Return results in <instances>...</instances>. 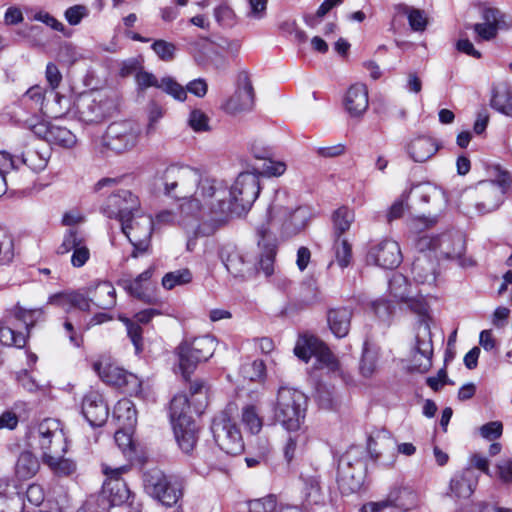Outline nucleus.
Listing matches in <instances>:
<instances>
[{"label":"nucleus","mask_w":512,"mask_h":512,"mask_svg":"<svg viewBox=\"0 0 512 512\" xmlns=\"http://www.w3.org/2000/svg\"><path fill=\"white\" fill-rule=\"evenodd\" d=\"M389 293L396 302L405 304L419 316L410 369L418 373H426L432 366L433 357L430 326L432 319L428 314V305L422 296L412 293L407 278L401 273H394L390 278Z\"/></svg>","instance_id":"1"},{"label":"nucleus","mask_w":512,"mask_h":512,"mask_svg":"<svg viewBox=\"0 0 512 512\" xmlns=\"http://www.w3.org/2000/svg\"><path fill=\"white\" fill-rule=\"evenodd\" d=\"M216 184L224 193L214 196L218 209L213 210L216 214L214 218L204 224L203 230L206 234L215 233L229 221L230 217L246 213L260 192L258 175L252 172L240 173L230 189L222 181L216 180Z\"/></svg>","instance_id":"2"},{"label":"nucleus","mask_w":512,"mask_h":512,"mask_svg":"<svg viewBox=\"0 0 512 512\" xmlns=\"http://www.w3.org/2000/svg\"><path fill=\"white\" fill-rule=\"evenodd\" d=\"M155 187L166 196L180 199L192 194L200 195L205 201L220 196L224 190L216 184V179L203 175L189 166H168L155 178Z\"/></svg>","instance_id":"3"},{"label":"nucleus","mask_w":512,"mask_h":512,"mask_svg":"<svg viewBox=\"0 0 512 512\" xmlns=\"http://www.w3.org/2000/svg\"><path fill=\"white\" fill-rule=\"evenodd\" d=\"M489 173L491 180L479 182L465 195L467 213H471V208H474L478 215H485L496 211L503 204L512 177L498 165L491 167Z\"/></svg>","instance_id":"4"},{"label":"nucleus","mask_w":512,"mask_h":512,"mask_svg":"<svg viewBox=\"0 0 512 512\" xmlns=\"http://www.w3.org/2000/svg\"><path fill=\"white\" fill-rule=\"evenodd\" d=\"M307 409L306 395L294 388L280 387L274 407L276 420L289 432L301 429Z\"/></svg>","instance_id":"5"},{"label":"nucleus","mask_w":512,"mask_h":512,"mask_svg":"<svg viewBox=\"0 0 512 512\" xmlns=\"http://www.w3.org/2000/svg\"><path fill=\"white\" fill-rule=\"evenodd\" d=\"M128 470L127 466L111 468L106 464L102 465V471L106 479L102 487V496L96 501L88 500L82 508L88 504L92 505L87 512H112L108 508L120 506L130 497V490L126 482L121 478L122 473Z\"/></svg>","instance_id":"6"},{"label":"nucleus","mask_w":512,"mask_h":512,"mask_svg":"<svg viewBox=\"0 0 512 512\" xmlns=\"http://www.w3.org/2000/svg\"><path fill=\"white\" fill-rule=\"evenodd\" d=\"M178 224L183 227H193L195 236H210L214 233H204L205 222L216 215L213 210L218 209L215 197L205 201L200 195L192 194L179 199Z\"/></svg>","instance_id":"7"},{"label":"nucleus","mask_w":512,"mask_h":512,"mask_svg":"<svg viewBox=\"0 0 512 512\" xmlns=\"http://www.w3.org/2000/svg\"><path fill=\"white\" fill-rule=\"evenodd\" d=\"M236 406L229 404L213 418L211 431L218 447L228 455H238L244 450L241 431L233 417Z\"/></svg>","instance_id":"8"},{"label":"nucleus","mask_w":512,"mask_h":512,"mask_svg":"<svg viewBox=\"0 0 512 512\" xmlns=\"http://www.w3.org/2000/svg\"><path fill=\"white\" fill-rule=\"evenodd\" d=\"M142 479L145 492L165 506L175 505L182 497L180 481L158 468L145 471Z\"/></svg>","instance_id":"9"},{"label":"nucleus","mask_w":512,"mask_h":512,"mask_svg":"<svg viewBox=\"0 0 512 512\" xmlns=\"http://www.w3.org/2000/svg\"><path fill=\"white\" fill-rule=\"evenodd\" d=\"M216 341L210 335L197 337L184 342L177 348L179 367L185 378L195 370L200 362L207 361L214 354Z\"/></svg>","instance_id":"10"},{"label":"nucleus","mask_w":512,"mask_h":512,"mask_svg":"<svg viewBox=\"0 0 512 512\" xmlns=\"http://www.w3.org/2000/svg\"><path fill=\"white\" fill-rule=\"evenodd\" d=\"M32 439L42 451V460L55 454H65L67 443L58 420L44 419L32 432Z\"/></svg>","instance_id":"11"},{"label":"nucleus","mask_w":512,"mask_h":512,"mask_svg":"<svg viewBox=\"0 0 512 512\" xmlns=\"http://www.w3.org/2000/svg\"><path fill=\"white\" fill-rule=\"evenodd\" d=\"M416 249L428 250L434 257L460 259L465 252V240L460 233H443L437 236L423 235L416 242Z\"/></svg>","instance_id":"12"},{"label":"nucleus","mask_w":512,"mask_h":512,"mask_svg":"<svg viewBox=\"0 0 512 512\" xmlns=\"http://www.w3.org/2000/svg\"><path fill=\"white\" fill-rule=\"evenodd\" d=\"M120 224L123 234L134 247L132 256L137 257L138 251H146L150 243L154 225L151 216L140 209L134 212L133 215L124 219Z\"/></svg>","instance_id":"13"},{"label":"nucleus","mask_w":512,"mask_h":512,"mask_svg":"<svg viewBox=\"0 0 512 512\" xmlns=\"http://www.w3.org/2000/svg\"><path fill=\"white\" fill-rule=\"evenodd\" d=\"M140 135L141 126L137 122H114L108 126L103 136V145L116 153H123L137 145Z\"/></svg>","instance_id":"14"},{"label":"nucleus","mask_w":512,"mask_h":512,"mask_svg":"<svg viewBox=\"0 0 512 512\" xmlns=\"http://www.w3.org/2000/svg\"><path fill=\"white\" fill-rule=\"evenodd\" d=\"M482 22L465 24L466 29L475 33V41H491L498 35L499 30H509L512 27V17L494 7H484L481 11Z\"/></svg>","instance_id":"15"},{"label":"nucleus","mask_w":512,"mask_h":512,"mask_svg":"<svg viewBox=\"0 0 512 512\" xmlns=\"http://www.w3.org/2000/svg\"><path fill=\"white\" fill-rule=\"evenodd\" d=\"M295 355L304 362H308L312 357L329 368L330 370H339V363L335 359L329 348L315 336H301L297 340L294 348Z\"/></svg>","instance_id":"16"},{"label":"nucleus","mask_w":512,"mask_h":512,"mask_svg":"<svg viewBox=\"0 0 512 512\" xmlns=\"http://www.w3.org/2000/svg\"><path fill=\"white\" fill-rule=\"evenodd\" d=\"M221 259L230 275L239 281H248L258 273L253 258L236 247H225Z\"/></svg>","instance_id":"17"},{"label":"nucleus","mask_w":512,"mask_h":512,"mask_svg":"<svg viewBox=\"0 0 512 512\" xmlns=\"http://www.w3.org/2000/svg\"><path fill=\"white\" fill-rule=\"evenodd\" d=\"M93 369L101 380L109 385L118 388L128 387L130 392L137 391L140 387V381L137 376L111 363L108 358H101L95 361Z\"/></svg>","instance_id":"18"},{"label":"nucleus","mask_w":512,"mask_h":512,"mask_svg":"<svg viewBox=\"0 0 512 512\" xmlns=\"http://www.w3.org/2000/svg\"><path fill=\"white\" fill-rule=\"evenodd\" d=\"M140 209L139 198L131 191L125 189L112 193L101 208L105 216L116 218L120 223Z\"/></svg>","instance_id":"19"},{"label":"nucleus","mask_w":512,"mask_h":512,"mask_svg":"<svg viewBox=\"0 0 512 512\" xmlns=\"http://www.w3.org/2000/svg\"><path fill=\"white\" fill-rule=\"evenodd\" d=\"M367 261L384 269L396 268L402 261L400 247L394 240H381L370 247Z\"/></svg>","instance_id":"20"},{"label":"nucleus","mask_w":512,"mask_h":512,"mask_svg":"<svg viewBox=\"0 0 512 512\" xmlns=\"http://www.w3.org/2000/svg\"><path fill=\"white\" fill-rule=\"evenodd\" d=\"M337 482L342 493L350 494L359 491L364 482V465L356 461L354 465L343 457L338 467Z\"/></svg>","instance_id":"21"},{"label":"nucleus","mask_w":512,"mask_h":512,"mask_svg":"<svg viewBox=\"0 0 512 512\" xmlns=\"http://www.w3.org/2000/svg\"><path fill=\"white\" fill-rule=\"evenodd\" d=\"M258 247L261 249L258 261V272L262 271L265 276H271L274 273V261L277 254V239L262 225L257 229Z\"/></svg>","instance_id":"22"},{"label":"nucleus","mask_w":512,"mask_h":512,"mask_svg":"<svg viewBox=\"0 0 512 512\" xmlns=\"http://www.w3.org/2000/svg\"><path fill=\"white\" fill-rule=\"evenodd\" d=\"M238 85V89L224 105L225 111L229 114L247 112L254 106V90L248 75H241Z\"/></svg>","instance_id":"23"},{"label":"nucleus","mask_w":512,"mask_h":512,"mask_svg":"<svg viewBox=\"0 0 512 512\" xmlns=\"http://www.w3.org/2000/svg\"><path fill=\"white\" fill-rule=\"evenodd\" d=\"M135 79L138 87L142 90L155 87L163 90L176 100L184 101L186 99L184 87L177 83L172 77L168 76L158 80L154 74L141 70L136 73Z\"/></svg>","instance_id":"24"},{"label":"nucleus","mask_w":512,"mask_h":512,"mask_svg":"<svg viewBox=\"0 0 512 512\" xmlns=\"http://www.w3.org/2000/svg\"><path fill=\"white\" fill-rule=\"evenodd\" d=\"M154 271V267H149L134 279H121L119 285L131 296L145 303H152L154 300V284L151 278Z\"/></svg>","instance_id":"25"},{"label":"nucleus","mask_w":512,"mask_h":512,"mask_svg":"<svg viewBox=\"0 0 512 512\" xmlns=\"http://www.w3.org/2000/svg\"><path fill=\"white\" fill-rule=\"evenodd\" d=\"M82 414L91 426H102L109 415V409L101 394L89 391L82 400Z\"/></svg>","instance_id":"26"},{"label":"nucleus","mask_w":512,"mask_h":512,"mask_svg":"<svg viewBox=\"0 0 512 512\" xmlns=\"http://www.w3.org/2000/svg\"><path fill=\"white\" fill-rule=\"evenodd\" d=\"M417 251L411 267L413 279L420 284L432 285L435 283L437 275L436 259L428 250L417 249Z\"/></svg>","instance_id":"27"},{"label":"nucleus","mask_w":512,"mask_h":512,"mask_svg":"<svg viewBox=\"0 0 512 512\" xmlns=\"http://www.w3.org/2000/svg\"><path fill=\"white\" fill-rule=\"evenodd\" d=\"M79 120L84 123H98L102 121L110 112L111 105L104 102L101 98L84 97L77 105Z\"/></svg>","instance_id":"28"},{"label":"nucleus","mask_w":512,"mask_h":512,"mask_svg":"<svg viewBox=\"0 0 512 512\" xmlns=\"http://www.w3.org/2000/svg\"><path fill=\"white\" fill-rule=\"evenodd\" d=\"M344 105L352 117L363 115L369 105L367 87L360 83L352 85L346 93Z\"/></svg>","instance_id":"29"},{"label":"nucleus","mask_w":512,"mask_h":512,"mask_svg":"<svg viewBox=\"0 0 512 512\" xmlns=\"http://www.w3.org/2000/svg\"><path fill=\"white\" fill-rule=\"evenodd\" d=\"M175 438L179 447L185 453H190L198 440V428L191 418H181L173 424Z\"/></svg>","instance_id":"30"},{"label":"nucleus","mask_w":512,"mask_h":512,"mask_svg":"<svg viewBox=\"0 0 512 512\" xmlns=\"http://www.w3.org/2000/svg\"><path fill=\"white\" fill-rule=\"evenodd\" d=\"M439 148V143L434 138L422 135L411 140L407 151L413 161L422 163L435 155Z\"/></svg>","instance_id":"31"},{"label":"nucleus","mask_w":512,"mask_h":512,"mask_svg":"<svg viewBox=\"0 0 512 512\" xmlns=\"http://www.w3.org/2000/svg\"><path fill=\"white\" fill-rule=\"evenodd\" d=\"M303 480V507L309 509L314 505H323L325 497L321 488L320 476L314 472L313 474L302 475Z\"/></svg>","instance_id":"32"},{"label":"nucleus","mask_w":512,"mask_h":512,"mask_svg":"<svg viewBox=\"0 0 512 512\" xmlns=\"http://www.w3.org/2000/svg\"><path fill=\"white\" fill-rule=\"evenodd\" d=\"M352 319V310L347 307L332 308L327 312V322L331 332L337 338L348 335Z\"/></svg>","instance_id":"33"},{"label":"nucleus","mask_w":512,"mask_h":512,"mask_svg":"<svg viewBox=\"0 0 512 512\" xmlns=\"http://www.w3.org/2000/svg\"><path fill=\"white\" fill-rule=\"evenodd\" d=\"M91 302L100 309H111L116 304V291L108 281L97 283L88 289Z\"/></svg>","instance_id":"34"},{"label":"nucleus","mask_w":512,"mask_h":512,"mask_svg":"<svg viewBox=\"0 0 512 512\" xmlns=\"http://www.w3.org/2000/svg\"><path fill=\"white\" fill-rule=\"evenodd\" d=\"M477 484V476L472 469H466L455 475L450 482V492L457 498H469Z\"/></svg>","instance_id":"35"},{"label":"nucleus","mask_w":512,"mask_h":512,"mask_svg":"<svg viewBox=\"0 0 512 512\" xmlns=\"http://www.w3.org/2000/svg\"><path fill=\"white\" fill-rule=\"evenodd\" d=\"M113 417L117 420L119 427L133 430L137 422L134 404L128 399L118 401L113 410Z\"/></svg>","instance_id":"36"},{"label":"nucleus","mask_w":512,"mask_h":512,"mask_svg":"<svg viewBox=\"0 0 512 512\" xmlns=\"http://www.w3.org/2000/svg\"><path fill=\"white\" fill-rule=\"evenodd\" d=\"M23 499L6 481L0 480V512H22Z\"/></svg>","instance_id":"37"},{"label":"nucleus","mask_w":512,"mask_h":512,"mask_svg":"<svg viewBox=\"0 0 512 512\" xmlns=\"http://www.w3.org/2000/svg\"><path fill=\"white\" fill-rule=\"evenodd\" d=\"M39 468L38 458L30 451H23L15 464V474L20 480H27L35 476Z\"/></svg>","instance_id":"38"},{"label":"nucleus","mask_w":512,"mask_h":512,"mask_svg":"<svg viewBox=\"0 0 512 512\" xmlns=\"http://www.w3.org/2000/svg\"><path fill=\"white\" fill-rule=\"evenodd\" d=\"M388 495L389 501L396 503L403 512L414 509L419 502L418 494L410 487L394 488Z\"/></svg>","instance_id":"39"},{"label":"nucleus","mask_w":512,"mask_h":512,"mask_svg":"<svg viewBox=\"0 0 512 512\" xmlns=\"http://www.w3.org/2000/svg\"><path fill=\"white\" fill-rule=\"evenodd\" d=\"M395 9L398 13L406 15L410 28L415 32H423L428 24V19L423 10L408 6L406 4H398Z\"/></svg>","instance_id":"40"},{"label":"nucleus","mask_w":512,"mask_h":512,"mask_svg":"<svg viewBox=\"0 0 512 512\" xmlns=\"http://www.w3.org/2000/svg\"><path fill=\"white\" fill-rule=\"evenodd\" d=\"M43 463L58 476H69L76 471L75 462L64 458V454H55L44 458Z\"/></svg>","instance_id":"41"},{"label":"nucleus","mask_w":512,"mask_h":512,"mask_svg":"<svg viewBox=\"0 0 512 512\" xmlns=\"http://www.w3.org/2000/svg\"><path fill=\"white\" fill-rule=\"evenodd\" d=\"M241 421L251 434H258L263 427V419L255 405L248 404L242 408Z\"/></svg>","instance_id":"42"},{"label":"nucleus","mask_w":512,"mask_h":512,"mask_svg":"<svg viewBox=\"0 0 512 512\" xmlns=\"http://www.w3.org/2000/svg\"><path fill=\"white\" fill-rule=\"evenodd\" d=\"M491 106L502 114L512 117V93L507 86L501 85L494 90Z\"/></svg>","instance_id":"43"},{"label":"nucleus","mask_w":512,"mask_h":512,"mask_svg":"<svg viewBox=\"0 0 512 512\" xmlns=\"http://www.w3.org/2000/svg\"><path fill=\"white\" fill-rule=\"evenodd\" d=\"M378 350L369 345L368 342L364 343L362 357L359 365V371L365 378L371 377L377 367Z\"/></svg>","instance_id":"44"},{"label":"nucleus","mask_w":512,"mask_h":512,"mask_svg":"<svg viewBox=\"0 0 512 512\" xmlns=\"http://www.w3.org/2000/svg\"><path fill=\"white\" fill-rule=\"evenodd\" d=\"M50 153L48 150L42 152L38 149H28L22 153V162L31 170L39 172L47 166Z\"/></svg>","instance_id":"45"},{"label":"nucleus","mask_w":512,"mask_h":512,"mask_svg":"<svg viewBox=\"0 0 512 512\" xmlns=\"http://www.w3.org/2000/svg\"><path fill=\"white\" fill-rule=\"evenodd\" d=\"M354 221V212L347 207H340L333 213V228L334 235L341 237V235L350 229Z\"/></svg>","instance_id":"46"},{"label":"nucleus","mask_w":512,"mask_h":512,"mask_svg":"<svg viewBox=\"0 0 512 512\" xmlns=\"http://www.w3.org/2000/svg\"><path fill=\"white\" fill-rule=\"evenodd\" d=\"M48 143L58 145L63 148H72L76 144V137L66 127L54 124L50 131Z\"/></svg>","instance_id":"47"},{"label":"nucleus","mask_w":512,"mask_h":512,"mask_svg":"<svg viewBox=\"0 0 512 512\" xmlns=\"http://www.w3.org/2000/svg\"><path fill=\"white\" fill-rule=\"evenodd\" d=\"M192 281V273L189 269H179L166 273L162 278V286L171 290L176 286L188 284Z\"/></svg>","instance_id":"48"},{"label":"nucleus","mask_w":512,"mask_h":512,"mask_svg":"<svg viewBox=\"0 0 512 512\" xmlns=\"http://www.w3.org/2000/svg\"><path fill=\"white\" fill-rule=\"evenodd\" d=\"M50 95L53 96V100L46 101L43 114L53 118H59L67 112L68 100L54 91H50Z\"/></svg>","instance_id":"49"},{"label":"nucleus","mask_w":512,"mask_h":512,"mask_svg":"<svg viewBox=\"0 0 512 512\" xmlns=\"http://www.w3.org/2000/svg\"><path fill=\"white\" fill-rule=\"evenodd\" d=\"M189 400L186 395H176L170 402V417L172 423L180 422L181 418H189L186 414L189 410Z\"/></svg>","instance_id":"50"},{"label":"nucleus","mask_w":512,"mask_h":512,"mask_svg":"<svg viewBox=\"0 0 512 512\" xmlns=\"http://www.w3.org/2000/svg\"><path fill=\"white\" fill-rule=\"evenodd\" d=\"M0 343L4 346L22 348L26 344V336L10 327L0 325Z\"/></svg>","instance_id":"51"},{"label":"nucleus","mask_w":512,"mask_h":512,"mask_svg":"<svg viewBox=\"0 0 512 512\" xmlns=\"http://www.w3.org/2000/svg\"><path fill=\"white\" fill-rule=\"evenodd\" d=\"M335 258L338 265L345 268L349 265L352 258L351 245L341 237H336L334 242Z\"/></svg>","instance_id":"52"},{"label":"nucleus","mask_w":512,"mask_h":512,"mask_svg":"<svg viewBox=\"0 0 512 512\" xmlns=\"http://www.w3.org/2000/svg\"><path fill=\"white\" fill-rule=\"evenodd\" d=\"M289 219L284 223V229L287 234H296L304 227L305 213L301 208L291 210L288 214Z\"/></svg>","instance_id":"53"},{"label":"nucleus","mask_w":512,"mask_h":512,"mask_svg":"<svg viewBox=\"0 0 512 512\" xmlns=\"http://www.w3.org/2000/svg\"><path fill=\"white\" fill-rule=\"evenodd\" d=\"M361 512H403L396 503L389 501V495L386 498L368 502L361 507Z\"/></svg>","instance_id":"54"},{"label":"nucleus","mask_w":512,"mask_h":512,"mask_svg":"<svg viewBox=\"0 0 512 512\" xmlns=\"http://www.w3.org/2000/svg\"><path fill=\"white\" fill-rule=\"evenodd\" d=\"M276 506L277 499L274 495L248 501L249 512H273Z\"/></svg>","instance_id":"55"},{"label":"nucleus","mask_w":512,"mask_h":512,"mask_svg":"<svg viewBox=\"0 0 512 512\" xmlns=\"http://www.w3.org/2000/svg\"><path fill=\"white\" fill-rule=\"evenodd\" d=\"M42 315L43 310L41 308L27 310L20 306H16L14 309L15 318L22 321L27 330L32 327L36 320Z\"/></svg>","instance_id":"56"},{"label":"nucleus","mask_w":512,"mask_h":512,"mask_svg":"<svg viewBox=\"0 0 512 512\" xmlns=\"http://www.w3.org/2000/svg\"><path fill=\"white\" fill-rule=\"evenodd\" d=\"M151 48L162 61L170 62L175 58L176 46L171 42L156 40Z\"/></svg>","instance_id":"57"},{"label":"nucleus","mask_w":512,"mask_h":512,"mask_svg":"<svg viewBox=\"0 0 512 512\" xmlns=\"http://www.w3.org/2000/svg\"><path fill=\"white\" fill-rule=\"evenodd\" d=\"M286 168V164L282 161L266 159L263 161L262 165L257 168V171L259 174L266 177H278L285 173Z\"/></svg>","instance_id":"58"},{"label":"nucleus","mask_w":512,"mask_h":512,"mask_svg":"<svg viewBox=\"0 0 512 512\" xmlns=\"http://www.w3.org/2000/svg\"><path fill=\"white\" fill-rule=\"evenodd\" d=\"M188 123L195 132H207L210 130L209 117L200 109H193L190 112Z\"/></svg>","instance_id":"59"},{"label":"nucleus","mask_w":512,"mask_h":512,"mask_svg":"<svg viewBox=\"0 0 512 512\" xmlns=\"http://www.w3.org/2000/svg\"><path fill=\"white\" fill-rule=\"evenodd\" d=\"M241 373L244 378L256 381L264 376L265 365L262 360H254L241 366Z\"/></svg>","instance_id":"60"},{"label":"nucleus","mask_w":512,"mask_h":512,"mask_svg":"<svg viewBox=\"0 0 512 512\" xmlns=\"http://www.w3.org/2000/svg\"><path fill=\"white\" fill-rule=\"evenodd\" d=\"M164 116L163 108L155 102L148 106V123L146 126V135L150 136L156 132L157 123Z\"/></svg>","instance_id":"61"},{"label":"nucleus","mask_w":512,"mask_h":512,"mask_svg":"<svg viewBox=\"0 0 512 512\" xmlns=\"http://www.w3.org/2000/svg\"><path fill=\"white\" fill-rule=\"evenodd\" d=\"M45 89L39 85L33 86L29 88L26 93L23 95V101H31L35 104V106L43 113L45 108Z\"/></svg>","instance_id":"62"},{"label":"nucleus","mask_w":512,"mask_h":512,"mask_svg":"<svg viewBox=\"0 0 512 512\" xmlns=\"http://www.w3.org/2000/svg\"><path fill=\"white\" fill-rule=\"evenodd\" d=\"M14 258V244L12 238L3 233L0 237V265L9 264Z\"/></svg>","instance_id":"63"},{"label":"nucleus","mask_w":512,"mask_h":512,"mask_svg":"<svg viewBox=\"0 0 512 512\" xmlns=\"http://www.w3.org/2000/svg\"><path fill=\"white\" fill-rule=\"evenodd\" d=\"M121 320L126 325L128 336L135 346L136 352H140L142 350V328L137 322L129 318H122Z\"/></svg>","instance_id":"64"}]
</instances>
